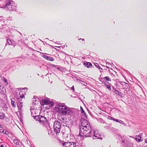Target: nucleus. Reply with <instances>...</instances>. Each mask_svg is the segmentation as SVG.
<instances>
[{
    "label": "nucleus",
    "instance_id": "nucleus-31",
    "mask_svg": "<svg viewBox=\"0 0 147 147\" xmlns=\"http://www.w3.org/2000/svg\"><path fill=\"white\" fill-rule=\"evenodd\" d=\"M79 40H82V41H84V39H83L81 38H80V39H79Z\"/></svg>",
    "mask_w": 147,
    "mask_h": 147
},
{
    "label": "nucleus",
    "instance_id": "nucleus-30",
    "mask_svg": "<svg viewBox=\"0 0 147 147\" xmlns=\"http://www.w3.org/2000/svg\"><path fill=\"white\" fill-rule=\"evenodd\" d=\"M144 140L145 142L147 143V138L145 139Z\"/></svg>",
    "mask_w": 147,
    "mask_h": 147
},
{
    "label": "nucleus",
    "instance_id": "nucleus-2",
    "mask_svg": "<svg viewBox=\"0 0 147 147\" xmlns=\"http://www.w3.org/2000/svg\"><path fill=\"white\" fill-rule=\"evenodd\" d=\"M58 112L62 115L65 116L69 115L72 113L70 108L65 105L62 104L57 106Z\"/></svg>",
    "mask_w": 147,
    "mask_h": 147
},
{
    "label": "nucleus",
    "instance_id": "nucleus-15",
    "mask_svg": "<svg viewBox=\"0 0 147 147\" xmlns=\"http://www.w3.org/2000/svg\"><path fill=\"white\" fill-rule=\"evenodd\" d=\"M69 147H75L76 145L75 142H70Z\"/></svg>",
    "mask_w": 147,
    "mask_h": 147
},
{
    "label": "nucleus",
    "instance_id": "nucleus-33",
    "mask_svg": "<svg viewBox=\"0 0 147 147\" xmlns=\"http://www.w3.org/2000/svg\"><path fill=\"white\" fill-rule=\"evenodd\" d=\"M6 120H9V118H6Z\"/></svg>",
    "mask_w": 147,
    "mask_h": 147
},
{
    "label": "nucleus",
    "instance_id": "nucleus-27",
    "mask_svg": "<svg viewBox=\"0 0 147 147\" xmlns=\"http://www.w3.org/2000/svg\"><path fill=\"white\" fill-rule=\"evenodd\" d=\"M114 121H116L117 122H119V120L117 119H115V120H114Z\"/></svg>",
    "mask_w": 147,
    "mask_h": 147
},
{
    "label": "nucleus",
    "instance_id": "nucleus-7",
    "mask_svg": "<svg viewBox=\"0 0 147 147\" xmlns=\"http://www.w3.org/2000/svg\"><path fill=\"white\" fill-rule=\"evenodd\" d=\"M94 136L97 138V139H100L101 138V136L98 133V131L96 130H94Z\"/></svg>",
    "mask_w": 147,
    "mask_h": 147
},
{
    "label": "nucleus",
    "instance_id": "nucleus-6",
    "mask_svg": "<svg viewBox=\"0 0 147 147\" xmlns=\"http://www.w3.org/2000/svg\"><path fill=\"white\" fill-rule=\"evenodd\" d=\"M39 118V119L38 120V121L41 123H43L47 121V119L44 116H40Z\"/></svg>",
    "mask_w": 147,
    "mask_h": 147
},
{
    "label": "nucleus",
    "instance_id": "nucleus-3",
    "mask_svg": "<svg viewBox=\"0 0 147 147\" xmlns=\"http://www.w3.org/2000/svg\"><path fill=\"white\" fill-rule=\"evenodd\" d=\"M25 90L23 89L20 91L19 92V94L20 95V97L18 98L20 104L18 103L17 104L18 107L20 109L22 107V104L23 103V101L22 100V99H24V95L26 94L25 92Z\"/></svg>",
    "mask_w": 147,
    "mask_h": 147
},
{
    "label": "nucleus",
    "instance_id": "nucleus-5",
    "mask_svg": "<svg viewBox=\"0 0 147 147\" xmlns=\"http://www.w3.org/2000/svg\"><path fill=\"white\" fill-rule=\"evenodd\" d=\"M42 102L43 105H50L51 107L53 106V102L48 100H42Z\"/></svg>",
    "mask_w": 147,
    "mask_h": 147
},
{
    "label": "nucleus",
    "instance_id": "nucleus-10",
    "mask_svg": "<svg viewBox=\"0 0 147 147\" xmlns=\"http://www.w3.org/2000/svg\"><path fill=\"white\" fill-rule=\"evenodd\" d=\"M84 65L87 68H89L92 65V64L90 62H86L84 63Z\"/></svg>",
    "mask_w": 147,
    "mask_h": 147
},
{
    "label": "nucleus",
    "instance_id": "nucleus-14",
    "mask_svg": "<svg viewBox=\"0 0 147 147\" xmlns=\"http://www.w3.org/2000/svg\"><path fill=\"white\" fill-rule=\"evenodd\" d=\"M5 117V114L3 112H0V119H3Z\"/></svg>",
    "mask_w": 147,
    "mask_h": 147
},
{
    "label": "nucleus",
    "instance_id": "nucleus-21",
    "mask_svg": "<svg viewBox=\"0 0 147 147\" xmlns=\"http://www.w3.org/2000/svg\"><path fill=\"white\" fill-rule=\"evenodd\" d=\"M10 4L11 3L10 2H9V3H7L5 5V6H6L7 7V8H8V6H10Z\"/></svg>",
    "mask_w": 147,
    "mask_h": 147
},
{
    "label": "nucleus",
    "instance_id": "nucleus-17",
    "mask_svg": "<svg viewBox=\"0 0 147 147\" xmlns=\"http://www.w3.org/2000/svg\"><path fill=\"white\" fill-rule=\"evenodd\" d=\"M13 142L17 145H19V142L17 139H14L13 140Z\"/></svg>",
    "mask_w": 147,
    "mask_h": 147
},
{
    "label": "nucleus",
    "instance_id": "nucleus-18",
    "mask_svg": "<svg viewBox=\"0 0 147 147\" xmlns=\"http://www.w3.org/2000/svg\"><path fill=\"white\" fill-rule=\"evenodd\" d=\"M80 110L81 111V112L84 115H86L85 113L84 112V111L83 109V108L81 107H80Z\"/></svg>",
    "mask_w": 147,
    "mask_h": 147
},
{
    "label": "nucleus",
    "instance_id": "nucleus-32",
    "mask_svg": "<svg viewBox=\"0 0 147 147\" xmlns=\"http://www.w3.org/2000/svg\"><path fill=\"white\" fill-rule=\"evenodd\" d=\"M3 126V125L0 124V127H2Z\"/></svg>",
    "mask_w": 147,
    "mask_h": 147
},
{
    "label": "nucleus",
    "instance_id": "nucleus-24",
    "mask_svg": "<svg viewBox=\"0 0 147 147\" xmlns=\"http://www.w3.org/2000/svg\"><path fill=\"white\" fill-rule=\"evenodd\" d=\"M123 84L125 85V86L126 87L127 86H128V84L127 83L125 82H123Z\"/></svg>",
    "mask_w": 147,
    "mask_h": 147
},
{
    "label": "nucleus",
    "instance_id": "nucleus-22",
    "mask_svg": "<svg viewBox=\"0 0 147 147\" xmlns=\"http://www.w3.org/2000/svg\"><path fill=\"white\" fill-rule=\"evenodd\" d=\"M3 132L6 134H7L8 133V131H7L6 130L4 129L3 131Z\"/></svg>",
    "mask_w": 147,
    "mask_h": 147
},
{
    "label": "nucleus",
    "instance_id": "nucleus-29",
    "mask_svg": "<svg viewBox=\"0 0 147 147\" xmlns=\"http://www.w3.org/2000/svg\"><path fill=\"white\" fill-rule=\"evenodd\" d=\"M71 89H72V90H73V91L74 90V86H72V87L71 88Z\"/></svg>",
    "mask_w": 147,
    "mask_h": 147
},
{
    "label": "nucleus",
    "instance_id": "nucleus-26",
    "mask_svg": "<svg viewBox=\"0 0 147 147\" xmlns=\"http://www.w3.org/2000/svg\"><path fill=\"white\" fill-rule=\"evenodd\" d=\"M0 147H7L5 145H4L3 144H1L0 146Z\"/></svg>",
    "mask_w": 147,
    "mask_h": 147
},
{
    "label": "nucleus",
    "instance_id": "nucleus-25",
    "mask_svg": "<svg viewBox=\"0 0 147 147\" xmlns=\"http://www.w3.org/2000/svg\"><path fill=\"white\" fill-rule=\"evenodd\" d=\"M109 117L110 118H109V119H110L111 120H113V121H114V120H115V118H114L113 117Z\"/></svg>",
    "mask_w": 147,
    "mask_h": 147
},
{
    "label": "nucleus",
    "instance_id": "nucleus-9",
    "mask_svg": "<svg viewBox=\"0 0 147 147\" xmlns=\"http://www.w3.org/2000/svg\"><path fill=\"white\" fill-rule=\"evenodd\" d=\"M136 141L138 142H140L142 141L143 140H141V137L139 135L136 136L134 138Z\"/></svg>",
    "mask_w": 147,
    "mask_h": 147
},
{
    "label": "nucleus",
    "instance_id": "nucleus-23",
    "mask_svg": "<svg viewBox=\"0 0 147 147\" xmlns=\"http://www.w3.org/2000/svg\"><path fill=\"white\" fill-rule=\"evenodd\" d=\"M115 94H119V91L116 90H115Z\"/></svg>",
    "mask_w": 147,
    "mask_h": 147
},
{
    "label": "nucleus",
    "instance_id": "nucleus-34",
    "mask_svg": "<svg viewBox=\"0 0 147 147\" xmlns=\"http://www.w3.org/2000/svg\"><path fill=\"white\" fill-rule=\"evenodd\" d=\"M16 147H17V146H16Z\"/></svg>",
    "mask_w": 147,
    "mask_h": 147
},
{
    "label": "nucleus",
    "instance_id": "nucleus-11",
    "mask_svg": "<svg viewBox=\"0 0 147 147\" xmlns=\"http://www.w3.org/2000/svg\"><path fill=\"white\" fill-rule=\"evenodd\" d=\"M63 134L64 136H67L68 135L69 132L68 131L64 129L62 131Z\"/></svg>",
    "mask_w": 147,
    "mask_h": 147
},
{
    "label": "nucleus",
    "instance_id": "nucleus-19",
    "mask_svg": "<svg viewBox=\"0 0 147 147\" xmlns=\"http://www.w3.org/2000/svg\"><path fill=\"white\" fill-rule=\"evenodd\" d=\"M105 78L107 81H111V79L108 76H106Z\"/></svg>",
    "mask_w": 147,
    "mask_h": 147
},
{
    "label": "nucleus",
    "instance_id": "nucleus-16",
    "mask_svg": "<svg viewBox=\"0 0 147 147\" xmlns=\"http://www.w3.org/2000/svg\"><path fill=\"white\" fill-rule=\"evenodd\" d=\"M10 39H7V44H8V45H10L12 44V42H13Z\"/></svg>",
    "mask_w": 147,
    "mask_h": 147
},
{
    "label": "nucleus",
    "instance_id": "nucleus-12",
    "mask_svg": "<svg viewBox=\"0 0 147 147\" xmlns=\"http://www.w3.org/2000/svg\"><path fill=\"white\" fill-rule=\"evenodd\" d=\"M70 142H63L62 143L64 147H69Z\"/></svg>",
    "mask_w": 147,
    "mask_h": 147
},
{
    "label": "nucleus",
    "instance_id": "nucleus-20",
    "mask_svg": "<svg viewBox=\"0 0 147 147\" xmlns=\"http://www.w3.org/2000/svg\"><path fill=\"white\" fill-rule=\"evenodd\" d=\"M106 86L107 88L109 90H111V86L109 85H106Z\"/></svg>",
    "mask_w": 147,
    "mask_h": 147
},
{
    "label": "nucleus",
    "instance_id": "nucleus-8",
    "mask_svg": "<svg viewBox=\"0 0 147 147\" xmlns=\"http://www.w3.org/2000/svg\"><path fill=\"white\" fill-rule=\"evenodd\" d=\"M42 57L43 58L47 60L50 61H53L54 60V59L51 56H47L46 55H43Z\"/></svg>",
    "mask_w": 147,
    "mask_h": 147
},
{
    "label": "nucleus",
    "instance_id": "nucleus-13",
    "mask_svg": "<svg viewBox=\"0 0 147 147\" xmlns=\"http://www.w3.org/2000/svg\"><path fill=\"white\" fill-rule=\"evenodd\" d=\"M11 104L12 106L14 107H16V103L15 101L13 100L12 99H11Z\"/></svg>",
    "mask_w": 147,
    "mask_h": 147
},
{
    "label": "nucleus",
    "instance_id": "nucleus-4",
    "mask_svg": "<svg viewBox=\"0 0 147 147\" xmlns=\"http://www.w3.org/2000/svg\"><path fill=\"white\" fill-rule=\"evenodd\" d=\"M61 124L58 121H55L53 125L54 132L56 134L59 133L61 130Z\"/></svg>",
    "mask_w": 147,
    "mask_h": 147
},
{
    "label": "nucleus",
    "instance_id": "nucleus-28",
    "mask_svg": "<svg viewBox=\"0 0 147 147\" xmlns=\"http://www.w3.org/2000/svg\"><path fill=\"white\" fill-rule=\"evenodd\" d=\"M4 81L5 82H7V80L6 79V78H4Z\"/></svg>",
    "mask_w": 147,
    "mask_h": 147
},
{
    "label": "nucleus",
    "instance_id": "nucleus-1",
    "mask_svg": "<svg viewBox=\"0 0 147 147\" xmlns=\"http://www.w3.org/2000/svg\"><path fill=\"white\" fill-rule=\"evenodd\" d=\"M81 126L80 127L79 135L81 136L90 137L92 135L90 123L85 119L81 120Z\"/></svg>",
    "mask_w": 147,
    "mask_h": 147
}]
</instances>
